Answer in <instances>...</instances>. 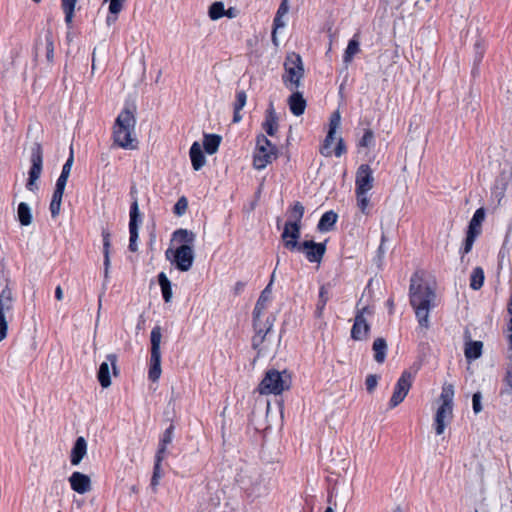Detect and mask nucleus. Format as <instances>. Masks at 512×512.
Instances as JSON below:
<instances>
[{
  "mask_svg": "<svg viewBox=\"0 0 512 512\" xmlns=\"http://www.w3.org/2000/svg\"><path fill=\"white\" fill-rule=\"evenodd\" d=\"M18 220L23 226H29L32 223L33 217L31 208L25 202H21L17 209Z\"/></svg>",
  "mask_w": 512,
  "mask_h": 512,
  "instance_id": "30",
  "label": "nucleus"
},
{
  "mask_svg": "<svg viewBox=\"0 0 512 512\" xmlns=\"http://www.w3.org/2000/svg\"><path fill=\"white\" fill-rule=\"evenodd\" d=\"M31 167L28 172V181L26 188L31 192L38 190L37 181L39 180L43 170V151L39 144L35 143L30 149Z\"/></svg>",
  "mask_w": 512,
  "mask_h": 512,
  "instance_id": "13",
  "label": "nucleus"
},
{
  "mask_svg": "<svg viewBox=\"0 0 512 512\" xmlns=\"http://www.w3.org/2000/svg\"><path fill=\"white\" fill-rule=\"evenodd\" d=\"M412 382H413L412 373L405 370L401 374L400 378L397 380V382L394 386L393 394L389 401L390 408H395L401 402H403V400L407 396V394L412 386Z\"/></svg>",
  "mask_w": 512,
  "mask_h": 512,
  "instance_id": "14",
  "label": "nucleus"
},
{
  "mask_svg": "<svg viewBox=\"0 0 512 512\" xmlns=\"http://www.w3.org/2000/svg\"><path fill=\"white\" fill-rule=\"evenodd\" d=\"M140 222L139 205L135 200L131 205L129 227H139Z\"/></svg>",
  "mask_w": 512,
  "mask_h": 512,
  "instance_id": "39",
  "label": "nucleus"
},
{
  "mask_svg": "<svg viewBox=\"0 0 512 512\" xmlns=\"http://www.w3.org/2000/svg\"><path fill=\"white\" fill-rule=\"evenodd\" d=\"M356 196H357V205H358L359 209L363 213H367V208L370 203L368 192L356 193Z\"/></svg>",
  "mask_w": 512,
  "mask_h": 512,
  "instance_id": "44",
  "label": "nucleus"
},
{
  "mask_svg": "<svg viewBox=\"0 0 512 512\" xmlns=\"http://www.w3.org/2000/svg\"><path fill=\"white\" fill-rule=\"evenodd\" d=\"M158 282L161 287V292H162L164 301L166 303L171 302L172 296H173L172 286H171L170 280L168 279L167 275L164 272H161L158 275Z\"/></svg>",
  "mask_w": 512,
  "mask_h": 512,
  "instance_id": "28",
  "label": "nucleus"
},
{
  "mask_svg": "<svg viewBox=\"0 0 512 512\" xmlns=\"http://www.w3.org/2000/svg\"><path fill=\"white\" fill-rule=\"evenodd\" d=\"M187 208H188L187 199L185 197H181L180 199H178V201L176 202V204L174 206V213L178 216H182L183 214L186 213Z\"/></svg>",
  "mask_w": 512,
  "mask_h": 512,
  "instance_id": "45",
  "label": "nucleus"
},
{
  "mask_svg": "<svg viewBox=\"0 0 512 512\" xmlns=\"http://www.w3.org/2000/svg\"><path fill=\"white\" fill-rule=\"evenodd\" d=\"M373 187L372 171L367 165H362L356 173V193L369 192Z\"/></svg>",
  "mask_w": 512,
  "mask_h": 512,
  "instance_id": "18",
  "label": "nucleus"
},
{
  "mask_svg": "<svg viewBox=\"0 0 512 512\" xmlns=\"http://www.w3.org/2000/svg\"><path fill=\"white\" fill-rule=\"evenodd\" d=\"M35 3H39L41 0H32Z\"/></svg>",
  "mask_w": 512,
  "mask_h": 512,
  "instance_id": "64",
  "label": "nucleus"
},
{
  "mask_svg": "<svg viewBox=\"0 0 512 512\" xmlns=\"http://www.w3.org/2000/svg\"><path fill=\"white\" fill-rule=\"evenodd\" d=\"M292 386V376L287 370L270 369L258 386L261 395H280Z\"/></svg>",
  "mask_w": 512,
  "mask_h": 512,
  "instance_id": "5",
  "label": "nucleus"
},
{
  "mask_svg": "<svg viewBox=\"0 0 512 512\" xmlns=\"http://www.w3.org/2000/svg\"><path fill=\"white\" fill-rule=\"evenodd\" d=\"M483 343L481 341H469L465 344L464 354L468 360H475L482 354Z\"/></svg>",
  "mask_w": 512,
  "mask_h": 512,
  "instance_id": "27",
  "label": "nucleus"
},
{
  "mask_svg": "<svg viewBox=\"0 0 512 512\" xmlns=\"http://www.w3.org/2000/svg\"><path fill=\"white\" fill-rule=\"evenodd\" d=\"M137 107L134 103H126L113 125V141L123 149L134 150L137 148L136 135Z\"/></svg>",
  "mask_w": 512,
  "mask_h": 512,
  "instance_id": "2",
  "label": "nucleus"
},
{
  "mask_svg": "<svg viewBox=\"0 0 512 512\" xmlns=\"http://www.w3.org/2000/svg\"><path fill=\"white\" fill-rule=\"evenodd\" d=\"M284 69V84L291 91L297 90L301 85V80L304 75V67L300 55L294 52L289 53L284 63Z\"/></svg>",
  "mask_w": 512,
  "mask_h": 512,
  "instance_id": "9",
  "label": "nucleus"
},
{
  "mask_svg": "<svg viewBox=\"0 0 512 512\" xmlns=\"http://www.w3.org/2000/svg\"><path fill=\"white\" fill-rule=\"evenodd\" d=\"M8 332V322L6 320V317L0 316V342L3 341Z\"/></svg>",
  "mask_w": 512,
  "mask_h": 512,
  "instance_id": "53",
  "label": "nucleus"
},
{
  "mask_svg": "<svg viewBox=\"0 0 512 512\" xmlns=\"http://www.w3.org/2000/svg\"><path fill=\"white\" fill-rule=\"evenodd\" d=\"M151 357H150V368L148 372V378L156 382L161 376V340H162V332L159 326H156L152 329L151 335Z\"/></svg>",
  "mask_w": 512,
  "mask_h": 512,
  "instance_id": "12",
  "label": "nucleus"
},
{
  "mask_svg": "<svg viewBox=\"0 0 512 512\" xmlns=\"http://www.w3.org/2000/svg\"><path fill=\"white\" fill-rule=\"evenodd\" d=\"M12 307V294L8 289H4L0 294V316L6 317L5 313Z\"/></svg>",
  "mask_w": 512,
  "mask_h": 512,
  "instance_id": "37",
  "label": "nucleus"
},
{
  "mask_svg": "<svg viewBox=\"0 0 512 512\" xmlns=\"http://www.w3.org/2000/svg\"><path fill=\"white\" fill-rule=\"evenodd\" d=\"M5 75L9 73V69L6 68L5 71H4Z\"/></svg>",
  "mask_w": 512,
  "mask_h": 512,
  "instance_id": "63",
  "label": "nucleus"
},
{
  "mask_svg": "<svg viewBox=\"0 0 512 512\" xmlns=\"http://www.w3.org/2000/svg\"><path fill=\"white\" fill-rule=\"evenodd\" d=\"M337 221V214L333 211L324 213L318 223V229L322 232L329 231Z\"/></svg>",
  "mask_w": 512,
  "mask_h": 512,
  "instance_id": "32",
  "label": "nucleus"
},
{
  "mask_svg": "<svg viewBox=\"0 0 512 512\" xmlns=\"http://www.w3.org/2000/svg\"><path fill=\"white\" fill-rule=\"evenodd\" d=\"M74 163L73 149H70V155L62 167L60 176L58 177L55 185V189L52 195V199L49 205V210L53 219H56L60 215L62 199L65 191V187L68 178L71 173V169Z\"/></svg>",
  "mask_w": 512,
  "mask_h": 512,
  "instance_id": "8",
  "label": "nucleus"
},
{
  "mask_svg": "<svg viewBox=\"0 0 512 512\" xmlns=\"http://www.w3.org/2000/svg\"><path fill=\"white\" fill-rule=\"evenodd\" d=\"M117 357L115 354H108L106 356V360L101 363L97 378L100 382V385L103 388H108L111 386V370L114 375L117 374Z\"/></svg>",
  "mask_w": 512,
  "mask_h": 512,
  "instance_id": "15",
  "label": "nucleus"
},
{
  "mask_svg": "<svg viewBox=\"0 0 512 512\" xmlns=\"http://www.w3.org/2000/svg\"><path fill=\"white\" fill-rule=\"evenodd\" d=\"M221 137L216 134H206L203 140V147L206 153L212 155L218 151Z\"/></svg>",
  "mask_w": 512,
  "mask_h": 512,
  "instance_id": "29",
  "label": "nucleus"
},
{
  "mask_svg": "<svg viewBox=\"0 0 512 512\" xmlns=\"http://www.w3.org/2000/svg\"><path fill=\"white\" fill-rule=\"evenodd\" d=\"M241 110H234L233 122L238 123L242 120Z\"/></svg>",
  "mask_w": 512,
  "mask_h": 512,
  "instance_id": "58",
  "label": "nucleus"
},
{
  "mask_svg": "<svg viewBox=\"0 0 512 512\" xmlns=\"http://www.w3.org/2000/svg\"><path fill=\"white\" fill-rule=\"evenodd\" d=\"M264 131L269 136H274L278 130V119L275 110L271 107L267 110L266 119L262 124Z\"/></svg>",
  "mask_w": 512,
  "mask_h": 512,
  "instance_id": "25",
  "label": "nucleus"
},
{
  "mask_svg": "<svg viewBox=\"0 0 512 512\" xmlns=\"http://www.w3.org/2000/svg\"><path fill=\"white\" fill-rule=\"evenodd\" d=\"M485 219V210L484 208H478L472 219L470 220L469 222V226H468V233H473V235L475 234L476 236H478L480 233H481V225H482V222L484 221Z\"/></svg>",
  "mask_w": 512,
  "mask_h": 512,
  "instance_id": "26",
  "label": "nucleus"
},
{
  "mask_svg": "<svg viewBox=\"0 0 512 512\" xmlns=\"http://www.w3.org/2000/svg\"><path fill=\"white\" fill-rule=\"evenodd\" d=\"M499 394L503 399L512 401V369L507 370L503 378V387Z\"/></svg>",
  "mask_w": 512,
  "mask_h": 512,
  "instance_id": "31",
  "label": "nucleus"
},
{
  "mask_svg": "<svg viewBox=\"0 0 512 512\" xmlns=\"http://www.w3.org/2000/svg\"><path fill=\"white\" fill-rule=\"evenodd\" d=\"M102 239H103V252L110 253L111 234L108 230L102 231Z\"/></svg>",
  "mask_w": 512,
  "mask_h": 512,
  "instance_id": "50",
  "label": "nucleus"
},
{
  "mask_svg": "<svg viewBox=\"0 0 512 512\" xmlns=\"http://www.w3.org/2000/svg\"><path fill=\"white\" fill-rule=\"evenodd\" d=\"M288 106L293 115L300 116L306 109V100L300 92L294 90L288 98Z\"/></svg>",
  "mask_w": 512,
  "mask_h": 512,
  "instance_id": "20",
  "label": "nucleus"
},
{
  "mask_svg": "<svg viewBox=\"0 0 512 512\" xmlns=\"http://www.w3.org/2000/svg\"><path fill=\"white\" fill-rule=\"evenodd\" d=\"M453 399L454 386L450 383H444L439 397L441 404L435 415V431L437 435L443 434L446 421H450L453 417Z\"/></svg>",
  "mask_w": 512,
  "mask_h": 512,
  "instance_id": "7",
  "label": "nucleus"
},
{
  "mask_svg": "<svg viewBox=\"0 0 512 512\" xmlns=\"http://www.w3.org/2000/svg\"><path fill=\"white\" fill-rule=\"evenodd\" d=\"M55 297L58 301L63 299V290L60 286H57L55 289Z\"/></svg>",
  "mask_w": 512,
  "mask_h": 512,
  "instance_id": "57",
  "label": "nucleus"
},
{
  "mask_svg": "<svg viewBox=\"0 0 512 512\" xmlns=\"http://www.w3.org/2000/svg\"><path fill=\"white\" fill-rule=\"evenodd\" d=\"M276 33H277V30H275V28H274L273 32H272V41L275 45H278V37L276 36Z\"/></svg>",
  "mask_w": 512,
  "mask_h": 512,
  "instance_id": "60",
  "label": "nucleus"
},
{
  "mask_svg": "<svg viewBox=\"0 0 512 512\" xmlns=\"http://www.w3.org/2000/svg\"><path fill=\"white\" fill-rule=\"evenodd\" d=\"M508 313L510 314L511 318H510V326H509V341H510V346L512 348V293H511V296H510V300H509V303H508Z\"/></svg>",
  "mask_w": 512,
  "mask_h": 512,
  "instance_id": "56",
  "label": "nucleus"
},
{
  "mask_svg": "<svg viewBox=\"0 0 512 512\" xmlns=\"http://www.w3.org/2000/svg\"><path fill=\"white\" fill-rule=\"evenodd\" d=\"M161 476H162V474H161V465L160 464H155L154 465L153 476H152V479H151V486L157 487L158 484H159V480H160Z\"/></svg>",
  "mask_w": 512,
  "mask_h": 512,
  "instance_id": "51",
  "label": "nucleus"
},
{
  "mask_svg": "<svg viewBox=\"0 0 512 512\" xmlns=\"http://www.w3.org/2000/svg\"><path fill=\"white\" fill-rule=\"evenodd\" d=\"M192 167L194 170H200L206 164V158L199 142H194L189 151Z\"/></svg>",
  "mask_w": 512,
  "mask_h": 512,
  "instance_id": "21",
  "label": "nucleus"
},
{
  "mask_svg": "<svg viewBox=\"0 0 512 512\" xmlns=\"http://www.w3.org/2000/svg\"><path fill=\"white\" fill-rule=\"evenodd\" d=\"M68 482L71 489L80 495L86 494L92 490L91 478L82 472H73L69 476Z\"/></svg>",
  "mask_w": 512,
  "mask_h": 512,
  "instance_id": "17",
  "label": "nucleus"
},
{
  "mask_svg": "<svg viewBox=\"0 0 512 512\" xmlns=\"http://www.w3.org/2000/svg\"><path fill=\"white\" fill-rule=\"evenodd\" d=\"M481 399L482 395L480 392H476L472 396V407L475 414H478L482 411Z\"/></svg>",
  "mask_w": 512,
  "mask_h": 512,
  "instance_id": "47",
  "label": "nucleus"
},
{
  "mask_svg": "<svg viewBox=\"0 0 512 512\" xmlns=\"http://www.w3.org/2000/svg\"><path fill=\"white\" fill-rule=\"evenodd\" d=\"M368 332V324L363 314L355 317V322L352 327L351 336L354 340H362L366 337Z\"/></svg>",
  "mask_w": 512,
  "mask_h": 512,
  "instance_id": "24",
  "label": "nucleus"
},
{
  "mask_svg": "<svg viewBox=\"0 0 512 512\" xmlns=\"http://www.w3.org/2000/svg\"><path fill=\"white\" fill-rule=\"evenodd\" d=\"M476 237L477 236L475 234L473 235L472 232H467L463 247L460 249V254L462 255V257L472 250Z\"/></svg>",
  "mask_w": 512,
  "mask_h": 512,
  "instance_id": "42",
  "label": "nucleus"
},
{
  "mask_svg": "<svg viewBox=\"0 0 512 512\" xmlns=\"http://www.w3.org/2000/svg\"><path fill=\"white\" fill-rule=\"evenodd\" d=\"M288 11H289L288 1L284 0L281 3V5L279 6L278 11L275 16V19H274L275 30L285 27L286 22H285L284 18L287 15Z\"/></svg>",
  "mask_w": 512,
  "mask_h": 512,
  "instance_id": "35",
  "label": "nucleus"
},
{
  "mask_svg": "<svg viewBox=\"0 0 512 512\" xmlns=\"http://www.w3.org/2000/svg\"><path fill=\"white\" fill-rule=\"evenodd\" d=\"M166 449H167L166 446L159 445L158 451L155 456V464L161 465V463L165 457Z\"/></svg>",
  "mask_w": 512,
  "mask_h": 512,
  "instance_id": "55",
  "label": "nucleus"
},
{
  "mask_svg": "<svg viewBox=\"0 0 512 512\" xmlns=\"http://www.w3.org/2000/svg\"><path fill=\"white\" fill-rule=\"evenodd\" d=\"M393 512H402V509L400 506H397Z\"/></svg>",
  "mask_w": 512,
  "mask_h": 512,
  "instance_id": "61",
  "label": "nucleus"
},
{
  "mask_svg": "<svg viewBox=\"0 0 512 512\" xmlns=\"http://www.w3.org/2000/svg\"><path fill=\"white\" fill-rule=\"evenodd\" d=\"M139 227H129L130 239H129V250L131 252H136L138 250L137 240L139 237L138 234Z\"/></svg>",
  "mask_w": 512,
  "mask_h": 512,
  "instance_id": "43",
  "label": "nucleus"
},
{
  "mask_svg": "<svg viewBox=\"0 0 512 512\" xmlns=\"http://www.w3.org/2000/svg\"><path fill=\"white\" fill-rule=\"evenodd\" d=\"M247 102V94L245 91H238L236 93V101L234 104V110H242Z\"/></svg>",
  "mask_w": 512,
  "mask_h": 512,
  "instance_id": "46",
  "label": "nucleus"
},
{
  "mask_svg": "<svg viewBox=\"0 0 512 512\" xmlns=\"http://www.w3.org/2000/svg\"><path fill=\"white\" fill-rule=\"evenodd\" d=\"M327 301H328L327 291L324 287H322L320 289V293H319V304H318V308H317L319 315H321Z\"/></svg>",
  "mask_w": 512,
  "mask_h": 512,
  "instance_id": "48",
  "label": "nucleus"
},
{
  "mask_svg": "<svg viewBox=\"0 0 512 512\" xmlns=\"http://www.w3.org/2000/svg\"><path fill=\"white\" fill-rule=\"evenodd\" d=\"M373 350L375 352L374 358L377 362L381 363L384 360V342L383 339L378 338L373 344Z\"/></svg>",
  "mask_w": 512,
  "mask_h": 512,
  "instance_id": "41",
  "label": "nucleus"
},
{
  "mask_svg": "<svg viewBox=\"0 0 512 512\" xmlns=\"http://www.w3.org/2000/svg\"><path fill=\"white\" fill-rule=\"evenodd\" d=\"M88 444L84 437L76 439L70 454V462L73 466H78L87 455Z\"/></svg>",
  "mask_w": 512,
  "mask_h": 512,
  "instance_id": "19",
  "label": "nucleus"
},
{
  "mask_svg": "<svg viewBox=\"0 0 512 512\" xmlns=\"http://www.w3.org/2000/svg\"><path fill=\"white\" fill-rule=\"evenodd\" d=\"M360 52V43L356 38L349 41L347 48L343 55V60L346 64H349L353 57Z\"/></svg>",
  "mask_w": 512,
  "mask_h": 512,
  "instance_id": "36",
  "label": "nucleus"
},
{
  "mask_svg": "<svg viewBox=\"0 0 512 512\" xmlns=\"http://www.w3.org/2000/svg\"><path fill=\"white\" fill-rule=\"evenodd\" d=\"M373 142V134L371 131H366L359 142L360 148H367Z\"/></svg>",
  "mask_w": 512,
  "mask_h": 512,
  "instance_id": "49",
  "label": "nucleus"
},
{
  "mask_svg": "<svg viewBox=\"0 0 512 512\" xmlns=\"http://www.w3.org/2000/svg\"><path fill=\"white\" fill-rule=\"evenodd\" d=\"M278 156L277 148L264 135H259L253 156V166L257 170L266 168Z\"/></svg>",
  "mask_w": 512,
  "mask_h": 512,
  "instance_id": "10",
  "label": "nucleus"
},
{
  "mask_svg": "<svg viewBox=\"0 0 512 512\" xmlns=\"http://www.w3.org/2000/svg\"><path fill=\"white\" fill-rule=\"evenodd\" d=\"M304 214V207L297 202L289 211V219L284 225L282 233V241L284 246L290 250H297L300 246L298 240L300 238L301 220Z\"/></svg>",
  "mask_w": 512,
  "mask_h": 512,
  "instance_id": "6",
  "label": "nucleus"
},
{
  "mask_svg": "<svg viewBox=\"0 0 512 512\" xmlns=\"http://www.w3.org/2000/svg\"><path fill=\"white\" fill-rule=\"evenodd\" d=\"M325 512H334V509L332 507H327Z\"/></svg>",
  "mask_w": 512,
  "mask_h": 512,
  "instance_id": "62",
  "label": "nucleus"
},
{
  "mask_svg": "<svg viewBox=\"0 0 512 512\" xmlns=\"http://www.w3.org/2000/svg\"><path fill=\"white\" fill-rule=\"evenodd\" d=\"M103 254H104V277L106 279H108L109 272H110V265H111L110 253L103 252Z\"/></svg>",
  "mask_w": 512,
  "mask_h": 512,
  "instance_id": "54",
  "label": "nucleus"
},
{
  "mask_svg": "<svg viewBox=\"0 0 512 512\" xmlns=\"http://www.w3.org/2000/svg\"><path fill=\"white\" fill-rule=\"evenodd\" d=\"M484 270L482 267H475L470 276V288L479 290L484 284Z\"/></svg>",
  "mask_w": 512,
  "mask_h": 512,
  "instance_id": "33",
  "label": "nucleus"
},
{
  "mask_svg": "<svg viewBox=\"0 0 512 512\" xmlns=\"http://www.w3.org/2000/svg\"><path fill=\"white\" fill-rule=\"evenodd\" d=\"M165 257L181 272L189 271L195 260L194 249L188 245H179L176 249H167Z\"/></svg>",
  "mask_w": 512,
  "mask_h": 512,
  "instance_id": "11",
  "label": "nucleus"
},
{
  "mask_svg": "<svg viewBox=\"0 0 512 512\" xmlns=\"http://www.w3.org/2000/svg\"><path fill=\"white\" fill-rule=\"evenodd\" d=\"M104 2L108 3L109 14L107 15L106 23L110 26L117 21L118 15L123 10L126 0H104Z\"/></svg>",
  "mask_w": 512,
  "mask_h": 512,
  "instance_id": "22",
  "label": "nucleus"
},
{
  "mask_svg": "<svg viewBox=\"0 0 512 512\" xmlns=\"http://www.w3.org/2000/svg\"><path fill=\"white\" fill-rule=\"evenodd\" d=\"M381 380V375L369 374L365 379V387L369 394H372Z\"/></svg>",
  "mask_w": 512,
  "mask_h": 512,
  "instance_id": "40",
  "label": "nucleus"
},
{
  "mask_svg": "<svg viewBox=\"0 0 512 512\" xmlns=\"http://www.w3.org/2000/svg\"><path fill=\"white\" fill-rule=\"evenodd\" d=\"M224 16H227V17H229V18H233V17H235V16H236V14H235V10H234L233 8H230V9H228V10H225V14H224Z\"/></svg>",
  "mask_w": 512,
  "mask_h": 512,
  "instance_id": "59",
  "label": "nucleus"
},
{
  "mask_svg": "<svg viewBox=\"0 0 512 512\" xmlns=\"http://www.w3.org/2000/svg\"><path fill=\"white\" fill-rule=\"evenodd\" d=\"M78 0H61V7L65 14V22L71 26Z\"/></svg>",
  "mask_w": 512,
  "mask_h": 512,
  "instance_id": "34",
  "label": "nucleus"
},
{
  "mask_svg": "<svg viewBox=\"0 0 512 512\" xmlns=\"http://www.w3.org/2000/svg\"><path fill=\"white\" fill-rule=\"evenodd\" d=\"M196 234L187 229H178L172 234V242H178L180 245H188L194 247Z\"/></svg>",
  "mask_w": 512,
  "mask_h": 512,
  "instance_id": "23",
  "label": "nucleus"
},
{
  "mask_svg": "<svg viewBox=\"0 0 512 512\" xmlns=\"http://www.w3.org/2000/svg\"><path fill=\"white\" fill-rule=\"evenodd\" d=\"M172 438H173V428L169 427L168 429L165 430L163 437L160 441V445L167 447L172 442Z\"/></svg>",
  "mask_w": 512,
  "mask_h": 512,
  "instance_id": "52",
  "label": "nucleus"
},
{
  "mask_svg": "<svg viewBox=\"0 0 512 512\" xmlns=\"http://www.w3.org/2000/svg\"><path fill=\"white\" fill-rule=\"evenodd\" d=\"M297 250L304 253L309 262L319 263L326 251V246L324 243L304 241L300 244Z\"/></svg>",
  "mask_w": 512,
  "mask_h": 512,
  "instance_id": "16",
  "label": "nucleus"
},
{
  "mask_svg": "<svg viewBox=\"0 0 512 512\" xmlns=\"http://www.w3.org/2000/svg\"><path fill=\"white\" fill-rule=\"evenodd\" d=\"M436 287L425 278L423 271L412 274L409 286V302L421 330L430 327L429 314L436 307Z\"/></svg>",
  "mask_w": 512,
  "mask_h": 512,
  "instance_id": "1",
  "label": "nucleus"
},
{
  "mask_svg": "<svg viewBox=\"0 0 512 512\" xmlns=\"http://www.w3.org/2000/svg\"><path fill=\"white\" fill-rule=\"evenodd\" d=\"M208 14L212 20H218V19L222 18L225 14L224 3L221 1L214 2L209 7Z\"/></svg>",
  "mask_w": 512,
  "mask_h": 512,
  "instance_id": "38",
  "label": "nucleus"
},
{
  "mask_svg": "<svg viewBox=\"0 0 512 512\" xmlns=\"http://www.w3.org/2000/svg\"><path fill=\"white\" fill-rule=\"evenodd\" d=\"M341 128V115L340 112L334 111L329 119L327 136L321 147V154L325 157L335 155L341 157L346 152V146L343 138L339 135Z\"/></svg>",
  "mask_w": 512,
  "mask_h": 512,
  "instance_id": "4",
  "label": "nucleus"
},
{
  "mask_svg": "<svg viewBox=\"0 0 512 512\" xmlns=\"http://www.w3.org/2000/svg\"><path fill=\"white\" fill-rule=\"evenodd\" d=\"M273 279L274 275H272L269 284L261 292L253 312L254 326L256 329V335L253 338V346L254 348H258V353L262 355H266L269 352L268 347L264 345V343L266 341L267 334L273 327L274 322V318L271 320L267 319L265 323L262 321V316L272 301Z\"/></svg>",
  "mask_w": 512,
  "mask_h": 512,
  "instance_id": "3",
  "label": "nucleus"
}]
</instances>
